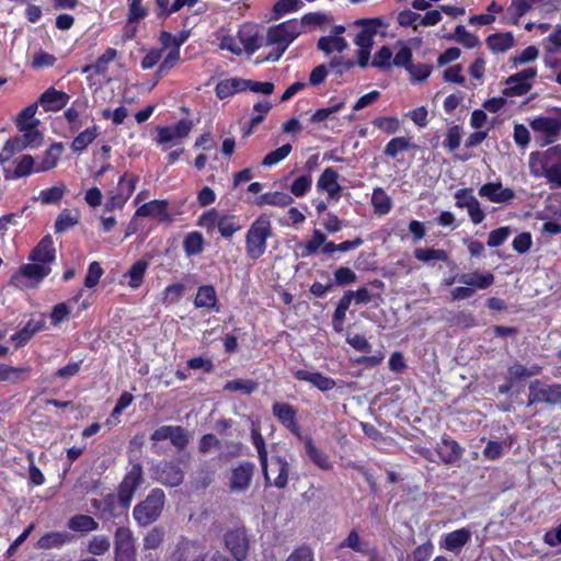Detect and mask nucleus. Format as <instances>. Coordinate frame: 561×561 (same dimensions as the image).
I'll return each mask as SVG.
<instances>
[{
    "label": "nucleus",
    "instance_id": "1",
    "mask_svg": "<svg viewBox=\"0 0 561 561\" xmlns=\"http://www.w3.org/2000/svg\"><path fill=\"white\" fill-rule=\"evenodd\" d=\"M272 222L267 215H260L245 233V253L248 259L256 261L264 255L267 240L272 237Z\"/></svg>",
    "mask_w": 561,
    "mask_h": 561
},
{
    "label": "nucleus",
    "instance_id": "2",
    "mask_svg": "<svg viewBox=\"0 0 561 561\" xmlns=\"http://www.w3.org/2000/svg\"><path fill=\"white\" fill-rule=\"evenodd\" d=\"M165 504L162 489H152L145 500L135 505L133 517L138 526L146 527L159 519Z\"/></svg>",
    "mask_w": 561,
    "mask_h": 561
},
{
    "label": "nucleus",
    "instance_id": "3",
    "mask_svg": "<svg viewBox=\"0 0 561 561\" xmlns=\"http://www.w3.org/2000/svg\"><path fill=\"white\" fill-rule=\"evenodd\" d=\"M142 482L144 469L141 463H133L117 488L118 503L123 512L128 511L135 492Z\"/></svg>",
    "mask_w": 561,
    "mask_h": 561
},
{
    "label": "nucleus",
    "instance_id": "4",
    "mask_svg": "<svg viewBox=\"0 0 561 561\" xmlns=\"http://www.w3.org/2000/svg\"><path fill=\"white\" fill-rule=\"evenodd\" d=\"M527 407L534 404L561 405V383H546L539 379L528 386Z\"/></svg>",
    "mask_w": 561,
    "mask_h": 561
},
{
    "label": "nucleus",
    "instance_id": "5",
    "mask_svg": "<svg viewBox=\"0 0 561 561\" xmlns=\"http://www.w3.org/2000/svg\"><path fill=\"white\" fill-rule=\"evenodd\" d=\"M559 167H561V145L552 146L542 152L535 151L529 154L530 173L536 178L545 176Z\"/></svg>",
    "mask_w": 561,
    "mask_h": 561
},
{
    "label": "nucleus",
    "instance_id": "6",
    "mask_svg": "<svg viewBox=\"0 0 561 561\" xmlns=\"http://www.w3.org/2000/svg\"><path fill=\"white\" fill-rule=\"evenodd\" d=\"M207 552L203 541L180 536L170 552V561H206Z\"/></svg>",
    "mask_w": 561,
    "mask_h": 561
},
{
    "label": "nucleus",
    "instance_id": "7",
    "mask_svg": "<svg viewBox=\"0 0 561 561\" xmlns=\"http://www.w3.org/2000/svg\"><path fill=\"white\" fill-rule=\"evenodd\" d=\"M224 545L236 561H244L250 549V538L244 525L228 529L224 535Z\"/></svg>",
    "mask_w": 561,
    "mask_h": 561
},
{
    "label": "nucleus",
    "instance_id": "8",
    "mask_svg": "<svg viewBox=\"0 0 561 561\" xmlns=\"http://www.w3.org/2000/svg\"><path fill=\"white\" fill-rule=\"evenodd\" d=\"M534 131L541 133L546 144L554 142L561 134V108H553L552 116H537L530 122Z\"/></svg>",
    "mask_w": 561,
    "mask_h": 561
},
{
    "label": "nucleus",
    "instance_id": "9",
    "mask_svg": "<svg viewBox=\"0 0 561 561\" xmlns=\"http://www.w3.org/2000/svg\"><path fill=\"white\" fill-rule=\"evenodd\" d=\"M537 76V69L533 67L525 68L506 79V88L503 93L506 96H522L527 94L531 88V80Z\"/></svg>",
    "mask_w": 561,
    "mask_h": 561
},
{
    "label": "nucleus",
    "instance_id": "10",
    "mask_svg": "<svg viewBox=\"0 0 561 561\" xmlns=\"http://www.w3.org/2000/svg\"><path fill=\"white\" fill-rule=\"evenodd\" d=\"M274 417L298 439L302 438V433L297 419V409L287 403L276 401L272 404Z\"/></svg>",
    "mask_w": 561,
    "mask_h": 561
},
{
    "label": "nucleus",
    "instance_id": "11",
    "mask_svg": "<svg viewBox=\"0 0 561 561\" xmlns=\"http://www.w3.org/2000/svg\"><path fill=\"white\" fill-rule=\"evenodd\" d=\"M150 439L153 442L170 439L179 450H183L190 443L186 430L180 425H162L151 433Z\"/></svg>",
    "mask_w": 561,
    "mask_h": 561
},
{
    "label": "nucleus",
    "instance_id": "12",
    "mask_svg": "<svg viewBox=\"0 0 561 561\" xmlns=\"http://www.w3.org/2000/svg\"><path fill=\"white\" fill-rule=\"evenodd\" d=\"M255 466L253 462L243 461L232 468L229 482V489L232 492H244L249 489Z\"/></svg>",
    "mask_w": 561,
    "mask_h": 561
},
{
    "label": "nucleus",
    "instance_id": "13",
    "mask_svg": "<svg viewBox=\"0 0 561 561\" xmlns=\"http://www.w3.org/2000/svg\"><path fill=\"white\" fill-rule=\"evenodd\" d=\"M356 25H362L363 28L354 38V43L359 48L371 49L374 45V36L378 32V27L383 25L380 18L359 19L355 22Z\"/></svg>",
    "mask_w": 561,
    "mask_h": 561
},
{
    "label": "nucleus",
    "instance_id": "14",
    "mask_svg": "<svg viewBox=\"0 0 561 561\" xmlns=\"http://www.w3.org/2000/svg\"><path fill=\"white\" fill-rule=\"evenodd\" d=\"M27 260L49 266L56 260V248L50 234L44 236L31 250Z\"/></svg>",
    "mask_w": 561,
    "mask_h": 561
},
{
    "label": "nucleus",
    "instance_id": "15",
    "mask_svg": "<svg viewBox=\"0 0 561 561\" xmlns=\"http://www.w3.org/2000/svg\"><path fill=\"white\" fill-rule=\"evenodd\" d=\"M337 179V171L329 167L324 169L317 181V190L325 192L329 201L337 202L341 198L342 186L339 184Z\"/></svg>",
    "mask_w": 561,
    "mask_h": 561
},
{
    "label": "nucleus",
    "instance_id": "16",
    "mask_svg": "<svg viewBox=\"0 0 561 561\" xmlns=\"http://www.w3.org/2000/svg\"><path fill=\"white\" fill-rule=\"evenodd\" d=\"M479 195L488 198L492 203L505 204L516 197L511 187H503L501 182H488L479 188Z\"/></svg>",
    "mask_w": 561,
    "mask_h": 561
},
{
    "label": "nucleus",
    "instance_id": "17",
    "mask_svg": "<svg viewBox=\"0 0 561 561\" xmlns=\"http://www.w3.org/2000/svg\"><path fill=\"white\" fill-rule=\"evenodd\" d=\"M293 376L299 381L311 383L318 390L327 392L335 388L336 381L319 371H309L307 369L293 370Z\"/></svg>",
    "mask_w": 561,
    "mask_h": 561
},
{
    "label": "nucleus",
    "instance_id": "18",
    "mask_svg": "<svg viewBox=\"0 0 561 561\" xmlns=\"http://www.w3.org/2000/svg\"><path fill=\"white\" fill-rule=\"evenodd\" d=\"M157 473L158 480L167 486H179L184 480V471L175 461L162 462Z\"/></svg>",
    "mask_w": 561,
    "mask_h": 561
},
{
    "label": "nucleus",
    "instance_id": "19",
    "mask_svg": "<svg viewBox=\"0 0 561 561\" xmlns=\"http://www.w3.org/2000/svg\"><path fill=\"white\" fill-rule=\"evenodd\" d=\"M69 100V94L50 87L41 94L37 103H39L46 112H58L67 105Z\"/></svg>",
    "mask_w": 561,
    "mask_h": 561
},
{
    "label": "nucleus",
    "instance_id": "20",
    "mask_svg": "<svg viewBox=\"0 0 561 561\" xmlns=\"http://www.w3.org/2000/svg\"><path fill=\"white\" fill-rule=\"evenodd\" d=\"M92 504L100 512V517L105 520L116 518L121 515L127 516V512H123L119 506L117 494L108 493L100 501L94 500Z\"/></svg>",
    "mask_w": 561,
    "mask_h": 561
},
{
    "label": "nucleus",
    "instance_id": "21",
    "mask_svg": "<svg viewBox=\"0 0 561 561\" xmlns=\"http://www.w3.org/2000/svg\"><path fill=\"white\" fill-rule=\"evenodd\" d=\"M251 442L257 451V458L262 469V473L265 482H270L268 474V453L265 444V439L261 433L260 425H252L251 427Z\"/></svg>",
    "mask_w": 561,
    "mask_h": 561
},
{
    "label": "nucleus",
    "instance_id": "22",
    "mask_svg": "<svg viewBox=\"0 0 561 561\" xmlns=\"http://www.w3.org/2000/svg\"><path fill=\"white\" fill-rule=\"evenodd\" d=\"M46 328L45 318L42 314L39 319L28 320L24 327L11 335L10 340L15 342V347L24 346L37 332Z\"/></svg>",
    "mask_w": 561,
    "mask_h": 561
},
{
    "label": "nucleus",
    "instance_id": "23",
    "mask_svg": "<svg viewBox=\"0 0 561 561\" xmlns=\"http://www.w3.org/2000/svg\"><path fill=\"white\" fill-rule=\"evenodd\" d=\"M300 440L304 442L306 455L313 465L321 470H331L333 468L329 456L316 446L310 435H304Z\"/></svg>",
    "mask_w": 561,
    "mask_h": 561
},
{
    "label": "nucleus",
    "instance_id": "24",
    "mask_svg": "<svg viewBox=\"0 0 561 561\" xmlns=\"http://www.w3.org/2000/svg\"><path fill=\"white\" fill-rule=\"evenodd\" d=\"M268 468L272 472H276L272 484L277 489H285L288 484L290 472V465L287 459L283 456L275 455L272 457ZM266 484H271V481L266 482Z\"/></svg>",
    "mask_w": 561,
    "mask_h": 561
},
{
    "label": "nucleus",
    "instance_id": "25",
    "mask_svg": "<svg viewBox=\"0 0 561 561\" xmlns=\"http://www.w3.org/2000/svg\"><path fill=\"white\" fill-rule=\"evenodd\" d=\"M462 450L463 449L458 442L446 436L442 437L440 443H438L436 447V453L440 460L447 465L459 460L461 458Z\"/></svg>",
    "mask_w": 561,
    "mask_h": 561
},
{
    "label": "nucleus",
    "instance_id": "26",
    "mask_svg": "<svg viewBox=\"0 0 561 561\" xmlns=\"http://www.w3.org/2000/svg\"><path fill=\"white\" fill-rule=\"evenodd\" d=\"M65 151L62 142H53L43 153L42 160L36 165V173L55 169Z\"/></svg>",
    "mask_w": 561,
    "mask_h": 561
},
{
    "label": "nucleus",
    "instance_id": "27",
    "mask_svg": "<svg viewBox=\"0 0 561 561\" xmlns=\"http://www.w3.org/2000/svg\"><path fill=\"white\" fill-rule=\"evenodd\" d=\"M458 282L476 289H486L494 283V275L491 272L481 273L473 271L459 275Z\"/></svg>",
    "mask_w": 561,
    "mask_h": 561
},
{
    "label": "nucleus",
    "instance_id": "28",
    "mask_svg": "<svg viewBox=\"0 0 561 561\" xmlns=\"http://www.w3.org/2000/svg\"><path fill=\"white\" fill-rule=\"evenodd\" d=\"M36 165L37 164L35 163V160L31 154H23L16 161V165L12 172L7 169L3 170L4 179L18 180L21 178L28 176L32 173H36Z\"/></svg>",
    "mask_w": 561,
    "mask_h": 561
},
{
    "label": "nucleus",
    "instance_id": "29",
    "mask_svg": "<svg viewBox=\"0 0 561 561\" xmlns=\"http://www.w3.org/2000/svg\"><path fill=\"white\" fill-rule=\"evenodd\" d=\"M471 540V531L459 528L445 535L442 546L451 552L461 550Z\"/></svg>",
    "mask_w": 561,
    "mask_h": 561
},
{
    "label": "nucleus",
    "instance_id": "30",
    "mask_svg": "<svg viewBox=\"0 0 561 561\" xmlns=\"http://www.w3.org/2000/svg\"><path fill=\"white\" fill-rule=\"evenodd\" d=\"M100 135V127L92 125L80 131L72 140L70 147L75 153H82Z\"/></svg>",
    "mask_w": 561,
    "mask_h": 561
},
{
    "label": "nucleus",
    "instance_id": "31",
    "mask_svg": "<svg viewBox=\"0 0 561 561\" xmlns=\"http://www.w3.org/2000/svg\"><path fill=\"white\" fill-rule=\"evenodd\" d=\"M118 55L115 48L108 47L99 56L94 64L87 65L82 68V73L93 72L94 75H105L108 70V64L112 62Z\"/></svg>",
    "mask_w": 561,
    "mask_h": 561
},
{
    "label": "nucleus",
    "instance_id": "32",
    "mask_svg": "<svg viewBox=\"0 0 561 561\" xmlns=\"http://www.w3.org/2000/svg\"><path fill=\"white\" fill-rule=\"evenodd\" d=\"M51 272L50 266L46 264H41L36 262H31L26 264H22L19 267L18 273L35 283H41L43 279H45Z\"/></svg>",
    "mask_w": 561,
    "mask_h": 561
},
{
    "label": "nucleus",
    "instance_id": "33",
    "mask_svg": "<svg viewBox=\"0 0 561 561\" xmlns=\"http://www.w3.org/2000/svg\"><path fill=\"white\" fill-rule=\"evenodd\" d=\"M114 552H136L135 537L128 527H117L114 534Z\"/></svg>",
    "mask_w": 561,
    "mask_h": 561
},
{
    "label": "nucleus",
    "instance_id": "34",
    "mask_svg": "<svg viewBox=\"0 0 561 561\" xmlns=\"http://www.w3.org/2000/svg\"><path fill=\"white\" fill-rule=\"evenodd\" d=\"M266 42L270 45H278V54H276L273 58H280L283 54L286 51L288 46L291 44L289 41L288 34L283 30V26L279 24L272 26L267 31Z\"/></svg>",
    "mask_w": 561,
    "mask_h": 561
},
{
    "label": "nucleus",
    "instance_id": "35",
    "mask_svg": "<svg viewBox=\"0 0 561 561\" xmlns=\"http://www.w3.org/2000/svg\"><path fill=\"white\" fill-rule=\"evenodd\" d=\"M196 308L215 309L218 311V298L216 290L213 285H203L197 289L196 297L194 299Z\"/></svg>",
    "mask_w": 561,
    "mask_h": 561
},
{
    "label": "nucleus",
    "instance_id": "36",
    "mask_svg": "<svg viewBox=\"0 0 561 561\" xmlns=\"http://www.w3.org/2000/svg\"><path fill=\"white\" fill-rule=\"evenodd\" d=\"M294 203V198L284 192H266L264 194L259 195L255 198V205L262 207L265 205L268 206H277V207H286Z\"/></svg>",
    "mask_w": 561,
    "mask_h": 561
},
{
    "label": "nucleus",
    "instance_id": "37",
    "mask_svg": "<svg viewBox=\"0 0 561 561\" xmlns=\"http://www.w3.org/2000/svg\"><path fill=\"white\" fill-rule=\"evenodd\" d=\"M135 216L137 217H167L168 202L164 199H152L137 208Z\"/></svg>",
    "mask_w": 561,
    "mask_h": 561
},
{
    "label": "nucleus",
    "instance_id": "38",
    "mask_svg": "<svg viewBox=\"0 0 561 561\" xmlns=\"http://www.w3.org/2000/svg\"><path fill=\"white\" fill-rule=\"evenodd\" d=\"M485 43L493 53H504L513 47L514 37L512 33H493L489 35Z\"/></svg>",
    "mask_w": 561,
    "mask_h": 561
},
{
    "label": "nucleus",
    "instance_id": "39",
    "mask_svg": "<svg viewBox=\"0 0 561 561\" xmlns=\"http://www.w3.org/2000/svg\"><path fill=\"white\" fill-rule=\"evenodd\" d=\"M72 531L88 534L99 528V523L91 516L77 514L72 516L67 524Z\"/></svg>",
    "mask_w": 561,
    "mask_h": 561
},
{
    "label": "nucleus",
    "instance_id": "40",
    "mask_svg": "<svg viewBox=\"0 0 561 561\" xmlns=\"http://www.w3.org/2000/svg\"><path fill=\"white\" fill-rule=\"evenodd\" d=\"M374 213L383 216L390 213L392 201L382 187H375L371 195Z\"/></svg>",
    "mask_w": 561,
    "mask_h": 561
},
{
    "label": "nucleus",
    "instance_id": "41",
    "mask_svg": "<svg viewBox=\"0 0 561 561\" xmlns=\"http://www.w3.org/2000/svg\"><path fill=\"white\" fill-rule=\"evenodd\" d=\"M317 47L325 55H330L333 51H344L348 47V43L342 36H322L318 39Z\"/></svg>",
    "mask_w": 561,
    "mask_h": 561
},
{
    "label": "nucleus",
    "instance_id": "42",
    "mask_svg": "<svg viewBox=\"0 0 561 561\" xmlns=\"http://www.w3.org/2000/svg\"><path fill=\"white\" fill-rule=\"evenodd\" d=\"M71 540V537L67 533L50 531L43 535L37 541V548L39 549H53L60 548Z\"/></svg>",
    "mask_w": 561,
    "mask_h": 561
},
{
    "label": "nucleus",
    "instance_id": "43",
    "mask_svg": "<svg viewBox=\"0 0 561 561\" xmlns=\"http://www.w3.org/2000/svg\"><path fill=\"white\" fill-rule=\"evenodd\" d=\"M205 239L199 231L188 232L183 240V250L187 256L198 255L204 251Z\"/></svg>",
    "mask_w": 561,
    "mask_h": 561
},
{
    "label": "nucleus",
    "instance_id": "44",
    "mask_svg": "<svg viewBox=\"0 0 561 561\" xmlns=\"http://www.w3.org/2000/svg\"><path fill=\"white\" fill-rule=\"evenodd\" d=\"M217 228L222 238L230 239L236 232L241 230L242 226L236 215L220 214Z\"/></svg>",
    "mask_w": 561,
    "mask_h": 561
},
{
    "label": "nucleus",
    "instance_id": "45",
    "mask_svg": "<svg viewBox=\"0 0 561 561\" xmlns=\"http://www.w3.org/2000/svg\"><path fill=\"white\" fill-rule=\"evenodd\" d=\"M87 107V101L76 100L72 106L68 107L64 112V116L69 124V130L71 133H77L82 127L83 122L80 119V111L79 108L84 110Z\"/></svg>",
    "mask_w": 561,
    "mask_h": 561
},
{
    "label": "nucleus",
    "instance_id": "46",
    "mask_svg": "<svg viewBox=\"0 0 561 561\" xmlns=\"http://www.w3.org/2000/svg\"><path fill=\"white\" fill-rule=\"evenodd\" d=\"M413 256L423 263H430L431 261L447 262L449 260L448 252L443 249L415 248Z\"/></svg>",
    "mask_w": 561,
    "mask_h": 561
},
{
    "label": "nucleus",
    "instance_id": "47",
    "mask_svg": "<svg viewBox=\"0 0 561 561\" xmlns=\"http://www.w3.org/2000/svg\"><path fill=\"white\" fill-rule=\"evenodd\" d=\"M149 263L145 260H137L128 270L129 277L128 286L133 289L139 288L144 283L145 274L148 270Z\"/></svg>",
    "mask_w": 561,
    "mask_h": 561
},
{
    "label": "nucleus",
    "instance_id": "48",
    "mask_svg": "<svg viewBox=\"0 0 561 561\" xmlns=\"http://www.w3.org/2000/svg\"><path fill=\"white\" fill-rule=\"evenodd\" d=\"M327 240V236L319 229H314L311 238L304 244H300V256L308 257L314 255L321 249L322 243Z\"/></svg>",
    "mask_w": 561,
    "mask_h": 561
},
{
    "label": "nucleus",
    "instance_id": "49",
    "mask_svg": "<svg viewBox=\"0 0 561 561\" xmlns=\"http://www.w3.org/2000/svg\"><path fill=\"white\" fill-rule=\"evenodd\" d=\"M39 121L32 122L31 126L20 127L19 131L23 133L20 138L24 142L25 147L37 148L42 144L43 135L36 128Z\"/></svg>",
    "mask_w": 561,
    "mask_h": 561
},
{
    "label": "nucleus",
    "instance_id": "50",
    "mask_svg": "<svg viewBox=\"0 0 561 561\" xmlns=\"http://www.w3.org/2000/svg\"><path fill=\"white\" fill-rule=\"evenodd\" d=\"M542 370V367L538 364L531 365L529 368L525 367L522 364H514L508 367V376L510 381L522 380L531 376L539 375Z\"/></svg>",
    "mask_w": 561,
    "mask_h": 561
},
{
    "label": "nucleus",
    "instance_id": "51",
    "mask_svg": "<svg viewBox=\"0 0 561 561\" xmlns=\"http://www.w3.org/2000/svg\"><path fill=\"white\" fill-rule=\"evenodd\" d=\"M447 38L461 43L466 48H474L480 45L478 36L467 31L461 24L457 25L454 34L448 35Z\"/></svg>",
    "mask_w": 561,
    "mask_h": 561
},
{
    "label": "nucleus",
    "instance_id": "52",
    "mask_svg": "<svg viewBox=\"0 0 561 561\" xmlns=\"http://www.w3.org/2000/svg\"><path fill=\"white\" fill-rule=\"evenodd\" d=\"M414 147V144L407 137H394L383 148L385 156L397 158L400 152L407 151Z\"/></svg>",
    "mask_w": 561,
    "mask_h": 561
},
{
    "label": "nucleus",
    "instance_id": "53",
    "mask_svg": "<svg viewBox=\"0 0 561 561\" xmlns=\"http://www.w3.org/2000/svg\"><path fill=\"white\" fill-rule=\"evenodd\" d=\"M26 147H25L24 142L22 141V139L20 138V136L9 138L5 141L2 150L0 151V164H3L5 162L10 161V159L15 153L21 152Z\"/></svg>",
    "mask_w": 561,
    "mask_h": 561
},
{
    "label": "nucleus",
    "instance_id": "54",
    "mask_svg": "<svg viewBox=\"0 0 561 561\" xmlns=\"http://www.w3.org/2000/svg\"><path fill=\"white\" fill-rule=\"evenodd\" d=\"M79 222V217L72 210L65 208L57 216L55 221V232L62 233L76 226Z\"/></svg>",
    "mask_w": 561,
    "mask_h": 561
},
{
    "label": "nucleus",
    "instance_id": "55",
    "mask_svg": "<svg viewBox=\"0 0 561 561\" xmlns=\"http://www.w3.org/2000/svg\"><path fill=\"white\" fill-rule=\"evenodd\" d=\"M139 181V176L136 174H130L125 172L119 179L117 183V193L123 195L125 199H129L133 193L136 190V185Z\"/></svg>",
    "mask_w": 561,
    "mask_h": 561
},
{
    "label": "nucleus",
    "instance_id": "56",
    "mask_svg": "<svg viewBox=\"0 0 561 561\" xmlns=\"http://www.w3.org/2000/svg\"><path fill=\"white\" fill-rule=\"evenodd\" d=\"M165 538V531L162 527L151 528L142 539L144 550H157L161 547Z\"/></svg>",
    "mask_w": 561,
    "mask_h": 561
},
{
    "label": "nucleus",
    "instance_id": "57",
    "mask_svg": "<svg viewBox=\"0 0 561 561\" xmlns=\"http://www.w3.org/2000/svg\"><path fill=\"white\" fill-rule=\"evenodd\" d=\"M257 389V382L251 379H234L225 383L224 390L236 392L240 391L244 394H251Z\"/></svg>",
    "mask_w": 561,
    "mask_h": 561
},
{
    "label": "nucleus",
    "instance_id": "58",
    "mask_svg": "<svg viewBox=\"0 0 561 561\" xmlns=\"http://www.w3.org/2000/svg\"><path fill=\"white\" fill-rule=\"evenodd\" d=\"M458 208H467L468 215L474 225L481 224L485 218V213L476 197L469 198L468 203L458 202Z\"/></svg>",
    "mask_w": 561,
    "mask_h": 561
},
{
    "label": "nucleus",
    "instance_id": "59",
    "mask_svg": "<svg viewBox=\"0 0 561 561\" xmlns=\"http://www.w3.org/2000/svg\"><path fill=\"white\" fill-rule=\"evenodd\" d=\"M312 185V178L310 174H301L296 178L290 186L289 191L295 197H302L310 192Z\"/></svg>",
    "mask_w": 561,
    "mask_h": 561
},
{
    "label": "nucleus",
    "instance_id": "60",
    "mask_svg": "<svg viewBox=\"0 0 561 561\" xmlns=\"http://www.w3.org/2000/svg\"><path fill=\"white\" fill-rule=\"evenodd\" d=\"M219 218V211L216 208H211L198 217L196 225L210 233L217 228Z\"/></svg>",
    "mask_w": 561,
    "mask_h": 561
},
{
    "label": "nucleus",
    "instance_id": "61",
    "mask_svg": "<svg viewBox=\"0 0 561 561\" xmlns=\"http://www.w3.org/2000/svg\"><path fill=\"white\" fill-rule=\"evenodd\" d=\"M180 59V50L171 48L167 56L164 57V59L158 66V69L156 71L157 78L160 79L167 73H169V71L178 65Z\"/></svg>",
    "mask_w": 561,
    "mask_h": 561
},
{
    "label": "nucleus",
    "instance_id": "62",
    "mask_svg": "<svg viewBox=\"0 0 561 561\" xmlns=\"http://www.w3.org/2000/svg\"><path fill=\"white\" fill-rule=\"evenodd\" d=\"M30 367H13L5 364H0V381H18L22 375H28Z\"/></svg>",
    "mask_w": 561,
    "mask_h": 561
},
{
    "label": "nucleus",
    "instance_id": "63",
    "mask_svg": "<svg viewBox=\"0 0 561 561\" xmlns=\"http://www.w3.org/2000/svg\"><path fill=\"white\" fill-rule=\"evenodd\" d=\"M373 125L387 135H393L400 129V121L394 116L376 117Z\"/></svg>",
    "mask_w": 561,
    "mask_h": 561
},
{
    "label": "nucleus",
    "instance_id": "64",
    "mask_svg": "<svg viewBox=\"0 0 561 561\" xmlns=\"http://www.w3.org/2000/svg\"><path fill=\"white\" fill-rule=\"evenodd\" d=\"M462 129L459 125H453L447 129L443 146L450 152L456 151L461 142Z\"/></svg>",
    "mask_w": 561,
    "mask_h": 561
}]
</instances>
